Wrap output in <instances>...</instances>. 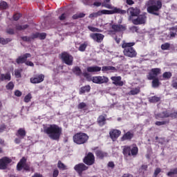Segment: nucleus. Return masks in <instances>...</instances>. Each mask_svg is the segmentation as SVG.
<instances>
[{"instance_id":"c03bdc74","label":"nucleus","mask_w":177,"mask_h":177,"mask_svg":"<svg viewBox=\"0 0 177 177\" xmlns=\"http://www.w3.org/2000/svg\"><path fill=\"white\" fill-rule=\"evenodd\" d=\"M167 176H174V175H177V167L175 169H171L170 171H169L167 174Z\"/></svg>"},{"instance_id":"423d86ee","label":"nucleus","mask_w":177,"mask_h":177,"mask_svg":"<svg viewBox=\"0 0 177 177\" xmlns=\"http://www.w3.org/2000/svg\"><path fill=\"white\" fill-rule=\"evenodd\" d=\"M138 153H139V148L136 145L133 147L132 148L131 146L126 145L123 148L122 153L124 157H136L138 156Z\"/></svg>"},{"instance_id":"bf43d9fd","label":"nucleus","mask_w":177,"mask_h":177,"mask_svg":"<svg viewBox=\"0 0 177 177\" xmlns=\"http://www.w3.org/2000/svg\"><path fill=\"white\" fill-rule=\"evenodd\" d=\"M155 118L156 120H160V118H164L162 112L155 114Z\"/></svg>"},{"instance_id":"6ab92c4d","label":"nucleus","mask_w":177,"mask_h":177,"mask_svg":"<svg viewBox=\"0 0 177 177\" xmlns=\"http://www.w3.org/2000/svg\"><path fill=\"white\" fill-rule=\"evenodd\" d=\"M111 80L113 81V85L116 86H122L124 85V82L121 81L120 76H113L111 77Z\"/></svg>"},{"instance_id":"0eeeda50","label":"nucleus","mask_w":177,"mask_h":177,"mask_svg":"<svg viewBox=\"0 0 177 177\" xmlns=\"http://www.w3.org/2000/svg\"><path fill=\"white\" fill-rule=\"evenodd\" d=\"M61 59L65 64L67 66H73V63L74 62V57L70 55L67 52H63L61 54Z\"/></svg>"},{"instance_id":"20e7f679","label":"nucleus","mask_w":177,"mask_h":177,"mask_svg":"<svg viewBox=\"0 0 177 177\" xmlns=\"http://www.w3.org/2000/svg\"><path fill=\"white\" fill-rule=\"evenodd\" d=\"M22 169L26 172H35V169L31 167V163H27V159L24 156L20 159L19 162L17 165V171H22Z\"/></svg>"},{"instance_id":"cd10ccee","label":"nucleus","mask_w":177,"mask_h":177,"mask_svg":"<svg viewBox=\"0 0 177 177\" xmlns=\"http://www.w3.org/2000/svg\"><path fill=\"white\" fill-rule=\"evenodd\" d=\"M88 92H91V86L90 85H86L84 86H82L80 89L79 93L80 95H82L84 93H86Z\"/></svg>"},{"instance_id":"412c9836","label":"nucleus","mask_w":177,"mask_h":177,"mask_svg":"<svg viewBox=\"0 0 177 177\" xmlns=\"http://www.w3.org/2000/svg\"><path fill=\"white\" fill-rule=\"evenodd\" d=\"M102 15H109L108 10H102L97 12L91 13L89 15V18L92 19L93 17H99V16H102Z\"/></svg>"},{"instance_id":"aec40b11","label":"nucleus","mask_w":177,"mask_h":177,"mask_svg":"<svg viewBox=\"0 0 177 177\" xmlns=\"http://www.w3.org/2000/svg\"><path fill=\"white\" fill-rule=\"evenodd\" d=\"M112 30H114L115 32H121L122 31H125L127 27L121 24H113L112 25Z\"/></svg>"},{"instance_id":"ea45409f","label":"nucleus","mask_w":177,"mask_h":177,"mask_svg":"<svg viewBox=\"0 0 177 177\" xmlns=\"http://www.w3.org/2000/svg\"><path fill=\"white\" fill-rule=\"evenodd\" d=\"M171 77H172V73L171 72H165L162 74L163 80H170Z\"/></svg>"},{"instance_id":"4be33fe9","label":"nucleus","mask_w":177,"mask_h":177,"mask_svg":"<svg viewBox=\"0 0 177 177\" xmlns=\"http://www.w3.org/2000/svg\"><path fill=\"white\" fill-rule=\"evenodd\" d=\"M115 13H119L120 15H125L127 11L125 10H121L118 8H114L112 10H108V15H115Z\"/></svg>"},{"instance_id":"052dcab7","label":"nucleus","mask_w":177,"mask_h":177,"mask_svg":"<svg viewBox=\"0 0 177 177\" xmlns=\"http://www.w3.org/2000/svg\"><path fill=\"white\" fill-rule=\"evenodd\" d=\"M39 38L40 39H45V38H46V33H45V32L39 33Z\"/></svg>"},{"instance_id":"de8ad7c7","label":"nucleus","mask_w":177,"mask_h":177,"mask_svg":"<svg viewBox=\"0 0 177 177\" xmlns=\"http://www.w3.org/2000/svg\"><path fill=\"white\" fill-rule=\"evenodd\" d=\"M92 82L100 84V76H93Z\"/></svg>"},{"instance_id":"bb28decb","label":"nucleus","mask_w":177,"mask_h":177,"mask_svg":"<svg viewBox=\"0 0 177 177\" xmlns=\"http://www.w3.org/2000/svg\"><path fill=\"white\" fill-rule=\"evenodd\" d=\"M97 122L100 127H104V125L106 124V117H104L103 115H100L97 120Z\"/></svg>"},{"instance_id":"7ed1b4c3","label":"nucleus","mask_w":177,"mask_h":177,"mask_svg":"<svg viewBox=\"0 0 177 177\" xmlns=\"http://www.w3.org/2000/svg\"><path fill=\"white\" fill-rule=\"evenodd\" d=\"M149 5L147 10L150 15H154V16H160V10L162 8V1L161 0H150Z\"/></svg>"},{"instance_id":"79ce46f5","label":"nucleus","mask_w":177,"mask_h":177,"mask_svg":"<svg viewBox=\"0 0 177 177\" xmlns=\"http://www.w3.org/2000/svg\"><path fill=\"white\" fill-rule=\"evenodd\" d=\"M87 47H88V44L85 42L80 46L78 50H80V52H85Z\"/></svg>"},{"instance_id":"774afa93","label":"nucleus","mask_w":177,"mask_h":177,"mask_svg":"<svg viewBox=\"0 0 177 177\" xmlns=\"http://www.w3.org/2000/svg\"><path fill=\"white\" fill-rule=\"evenodd\" d=\"M32 177H44L40 173H35Z\"/></svg>"},{"instance_id":"c9c22d12","label":"nucleus","mask_w":177,"mask_h":177,"mask_svg":"<svg viewBox=\"0 0 177 177\" xmlns=\"http://www.w3.org/2000/svg\"><path fill=\"white\" fill-rule=\"evenodd\" d=\"M12 41V39L10 38H3V37H0V44H1V45H6L8 44H9V42H10Z\"/></svg>"},{"instance_id":"7c9ffc66","label":"nucleus","mask_w":177,"mask_h":177,"mask_svg":"<svg viewBox=\"0 0 177 177\" xmlns=\"http://www.w3.org/2000/svg\"><path fill=\"white\" fill-rule=\"evenodd\" d=\"M160 80L158 77H155L152 79L151 86L152 88H158L160 86Z\"/></svg>"},{"instance_id":"603ef678","label":"nucleus","mask_w":177,"mask_h":177,"mask_svg":"<svg viewBox=\"0 0 177 177\" xmlns=\"http://www.w3.org/2000/svg\"><path fill=\"white\" fill-rule=\"evenodd\" d=\"M162 114L163 115V118H169L171 113L168 112L167 111H163L162 112Z\"/></svg>"},{"instance_id":"8fccbe9b","label":"nucleus","mask_w":177,"mask_h":177,"mask_svg":"<svg viewBox=\"0 0 177 177\" xmlns=\"http://www.w3.org/2000/svg\"><path fill=\"white\" fill-rule=\"evenodd\" d=\"M21 39L24 42H31V37H28V36H23L21 37Z\"/></svg>"},{"instance_id":"338daca9","label":"nucleus","mask_w":177,"mask_h":177,"mask_svg":"<svg viewBox=\"0 0 177 177\" xmlns=\"http://www.w3.org/2000/svg\"><path fill=\"white\" fill-rule=\"evenodd\" d=\"M5 129H6V126L5 124H3L0 126V133H2V132H3V131H5Z\"/></svg>"},{"instance_id":"f03ea898","label":"nucleus","mask_w":177,"mask_h":177,"mask_svg":"<svg viewBox=\"0 0 177 177\" xmlns=\"http://www.w3.org/2000/svg\"><path fill=\"white\" fill-rule=\"evenodd\" d=\"M135 42H125L122 44V48L123 49V54L126 57L133 58L138 56V52L133 46H135Z\"/></svg>"},{"instance_id":"4468645a","label":"nucleus","mask_w":177,"mask_h":177,"mask_svg":"<svg viewBox=\"0 0 177 177\" xmlns=\"http://www.w3.org/2000/svg\"><path fill=\"white\" fill-rule=\"evenodd\" d=\"M90 38L94 40L95 42H97V44H101V42H103V39H104V35L102 33H91L90 35Z\"/></svg>"},{"instance_id":"13d9d810","label":"nucleus","mask_w":177,"mask_h":177,"mask_svg":"<svg viewBox=\"0 0 177 177\" xmlns=\"http://www.w3.org/2000/svg\"><path fill=\"white\" fill-rule=\"evenodd\" d=\"M170 118L175 120L177 118V111L170 113Z\"/></svg>"},{"instance_id":"a211bd4d","label":"nucleus","mask_w":177,"mask_h":177,"mask_svg":"<svg viewBox=\"0 0 177 177\" xmlns=\"http://www.w3.org/2000/svg\"><path fill=\"white\" fill-rule=\"evenodd\" d=\"M135 136V133L133 131H129L125 133L121 138L122 142H125V140H132Z\"/></svg>"},{"instance_id":"473e14b6","label":"nucleus","mask_w":177,"mask_h":177,"mask_svg":"<svg viewBox=\"0 0 177 177\" xmlns=\"http://www.w3.org/2000/svg\"><path fill=\"white\" fill-rule=\"evenodd\" d=\"M72 71L73 74H75V75H77L78 77L82 74V71H81V68H80V66H75Z\"/></svg>"},{"instance_id":"f704fd0d","label":"nucleus","mask_w":177,"mask_h":177,"mask_svg":"<svg viewBox=\"0 0 177 177\" xmlns=\"http://www.w3.org/2000/svg\"><path fill=\"white\" fill-rule=\"evenodd\" d=\"M161 100V98L156 95L151 97L149 99V103H157Z\"/></svg>"},{"instance_id":"5fc2aeb1","label":"nucleus","mask_w":177,"mask_h":177,"mask_svg":"<svg viewBox=\"0 0 177 177\" xmlns=\"http://www.w3.org/2000/svg\"><path fill=\"white\" fill-rule=\"evenodd\" d=\"M86 107V104L85 102H80L77 106V109H79V110H82V109H85Z\"/></svg>"},{"instance_id":"39448f33","label":"nucleus","mask_w":177,"mask_h":177,"mask_svg":"<svg viewBox=\"0 0 177 177\" xmlns=\"http://www.w3.org/2000/svg\"><path fill=\"white\" fill-rule=\"evenodd\" d=\"M73 140L76 145H85L89 140V136L84 132L76 133L73 136Z\"/></svg>"},{"instance_id":"f257e3e1","label":"nucleus","mask_w":177,"mask_h":177,"mask_svg":"<svg viewBox=\"0 0 177 177\" xmlns=\"http://www.w3.org/2000/svg\"><path fill=\"white\" fill-rule=\"evenodd\" d=\"M44 132L46 135H48L51 140L59 142L60 136H62L63 133V129L59 127V125L53 124L48 125V127H44Z\"/></svg>"},{"instance_id":"e2e57ef3","label":"nucleus","mask_w":177,"mask_h":177,"mask_svg":"<svg viewBox=\"0 0 177 177\" xmlns=\"http://www.w3.org/2000/svg\"><path fill=\"white\" fill-rule=\"evenodd\" d=\"M59 176V169H55L53 172V177H57Z\"/></svg>"},{"instance_id":"b1692460","label":"nucleus","mask_w":177,"mask_h":177,"mask_svg":"<svg viewBox=\"0 0 177 177\" xmlns=\"http://www.w3.org/2000/svg\"><path fill=\"white\" fill-rule=\"evenodd\" d=\"M86 70L87 73H99V71H102V67L97 66H88Z\"/></svg>"},{"instance_id":"a19ab883","label":"nucleus","mask_w":177,"mask_h":177,"mask_svg":"<svg viewBox=\"0 0 177 177\" xmlns=\"http://www.w3.org/2000/svg\"><path fill=\"white\" fill-rule=\"evenodd\" d=\"M109 82V77L106 76H100V84H107Z\"/></svg>"},{"instance_id":"09e8293b","label":"nucleus","mask_w":177,"mask_h":177,"mask_svg":"<svg viewBox=\"0 0 177 177\" xmlns=\"http://www.w3.org/2000/svg\"><path fill=\"white\" fill-rule=\"evenodd\" d=\"M8 8V3H6V1H1L0 3V9H7Z\"/></svg>"},{"instance_id":"c756f323","label":"nucleus","mask_w":177,"mask_h":177,"mask_svg":"<svg viewBox=\"0 0 177 177\" xmlns=\"http://www.w3.org/2000/svg\"><path fill=\"white\" fill-rule=\"evenodd\" d=\"M169 48L171 49H175V47L174 46V45L171 46V44L169 43H165L161 45L162 50H169Z\"/></svg>"},{"instance_id":"4c0bfd02","label":"nucleus","mask_w":177,"mask_h":177,"mask_svg":"<svg viewBox=\"0 0 177 177\" xmlns=\"http://www.w3.org/2000/svg\"><path fill=\"white\" fill-rule=\"evenodd\" d=\"M83 76L84 77V78H86L87 81H88V82H91V81L93 82V77H92L88 73H83Z\"/></svg>"},{"instance_id":"e433bc0d","label":"nucleus","mask_w":177,"mask_h":177,"mask_svg":"<svg viewBox=\"0 0 177 177\" xmlns=\"http://www.w3.org/2000/svg\"><path fill=\"white\" fill-rule=\"evenodd\" d=\"M57 168H59V169H62V171H66V169H67V166L59 160L57 162Z\"/></svg>"},{"instance_id":"5701e85b","label":"nucleus","mask_w":177,"mask_h":177,"mask_svg":"<svg viewBox=\"0 0 177 177\" xmlns=\"http://www.w3.org/2000/svg\"><path fill=\"white\" fill-rule=\"evenodd\" d=\"M15 135L16 136H17V138H20L21 139H24V138H26V135H27V132L26 131L25 129L20 128L17 130Z\"/></svg>"},{"instance_id":"2f4dec72","label":"nucleus","mask_w":177,"mask_h":177,"mask_svg":"<svg viewBox=\"0 0 177 177\" xmlns=\"http://www.w3.org/2000/svg\"><path fill=\"white\" fill-rule=\"evenodd\" d=\"M169 119H166L163 121H156L155 122V125L157 127H161V125H169Z\"/></svg>"},{"instance_id":"4d7b16f0","label":"nucleus","mask_w":177,"mask_h":177,"mask_svg":"<svg viewBox=\"0 0 177 177\" xmlns=\"http://www.w3.org/2000/svg\"><path fill=\"white\" fill-rule=\"evenodd\" d=\"M7 34H9L10 35H15V29L13 28H8L6 30Z\"/></svg>"},{"instance_id":"f8f14e48","label":"nucleus","mask_w":177,"mask_h":177,"mask_svg":"<svg viewBox=\"0 0 177 177\" xmlns=\"http://www.w3.org/2000/svg\"><path fill=\"white\" fill-rule=\"evenodd\" d=\"M12 162V160L6 156L0 159V169H8V167Z\"/></svg>"},{"instance_id":"0e129e2a","label":"nucleus","mask_w":177,"mask_h":177,"mask_svg":"<svg viewBox=\"0 0 177 177\" xmlns=\"http://www.w3.org/2000/svg\"><path fill=\"white\" fill-rule=\"evenodd\" d=\"M20 17H21V15H20V14H15L13 15V19L15 21H17V20H19V19H20Z\"/></svg>"},{"instance_id":"49530a36","label":"nucleus","mask_w":177,"mask_h":177,"mask_svg":"<svg viewBox=\"0 0 177 177\" xmlns=\"http://www.w3.org/2000/svg\"><path fill=\"white\" fill-rule=\"evenodd\" d=\"M31 99H32V96L31 95V93H28L24 97V102L25 103H28L30 102Z\"/></svg>"},{"instance_id":"69168bd1","label":"nucleus","mask_w":177,"mask_h":177,"mask_svg":"<svg viewBox=\"0 0 177 177\" xmlns=\"http://www.w3.org/2000/svg\"><path fill=\"white\" fill-rule=\"evenodd\" d=\"M66 17H67V14L63 13L62 14L61 16L59 17V20L63 21V20H66Z\"/></svg>"},{"instance_id":"6e6d98bb","label":"nucleus","mask_w":177,"mask_h":177,"mask_svg":"<svg viewBox=\"0 0 177 177\" xmlns=\"http://www.w3.org/2000/svg\"><path fill=\"white\" fill-rule=\"evenodd\" d=\"M160 172H161V169H160V167L156 168L153 173V177L158 176V174H160Z\"/></svg>"},{"instance_id":"58836bf2","label":"nucleus","mask_w":177,"mask_h":177,"mask_svg":"<svg viewBox=\"0 0 177 177\" xmlns=\"http://www.w3.org/2000/svg\"><path fill=\"white\" fill-rule=\"evenodd\" d=\"M26 28H28V25L26 24L24 26H21L20 24H17L16 25V30L18 31H21L23 30H26Z\"/></svg>"},{"instance_id":"a878e982","label":"nucleus","mask_w":177,"mask_h":177,"mask_svg":"<svg viewBox=\"0 0 177 177\" xmlns=\"http://www.w3.org/2000/svg\"><path fill=\"white\" fill-rule=\"evenodd\" d=\"M95 156H97L98 158H100V160H103L104 157H107V156H109V153H107V152L98 149L95 151Z\"/></svg>"},{"instance_id":"9d476101","label":"nucleus","mask_w":177,"mask_h":177,"mask_svg":"<svg viewBox=\"0 0 177 177\" xmlns=\"http://www.w3.org/2000/svg\"><path fill=\"white\" fill-rule=\"evenodd\" d=\"M83 162L86 165H93L95 164V155L92 152H88L83 158Z\"/></svg>"},{"instance_id":"1a4fd4ad","label":"nucleus","mask_w":177,"mask_h":177,"mask_svg":"<svg viewBox=\"0 0 177 177\" xmlns=\"http://www.w3.org/2000/svg\"><path fill=\"white\" fill-rule=\"evenodd\" d=\"M161 74V68H151L147 75V80L151 81V80H154V78H158V75Z\"/></svg>"},{"instance_id":"a18cd8bd","label":"nucleus","mask_w":177,"mask_h":177,"mask_svg":"<svg viewBox=\"0 0 177 177\" xmlns=\"http://www.w3.org/2000/svg\"><path fill=\"white\" fill-rule=\"evenodd\" d=\"M6 89L8 91H12V89L15 88V84H13L12 82H10L6 86Z\"/></svg>"},{"instance_id":"680f3d73","label":"nucleus","mask_w":177,"mask_h":177,"mask_svg":"<svg viewBox=\"0 0 177 177\" xmlns=\"http://www.w3.org/2000/svg\"><path fill=\"white\" fill-rule=\"evenodd\" d=\"M15 75L17 76V78H21V72L19 70H15Z\"/></svg>"},{"instance_id":"f3484780","label":"nucleus","mask_w":177,"mask_h":177,"mask_svg":"<svg viewBox=\"0 0 177 177\" xmlns=\"http://www.w3.org/2000/svg\"><path fill=\"white\" fill-rule=\"evenodd\" d=\"M28 57H31V54L28 53L18 57L16 59L17 64H24V63L26 64V62H27V59H28Z\"/></svg>"},{"instance_id":"393cba45","label":"nucleus","mask_w":177,"mask_h":177,"mask_svg":"<svg viewBox=\"0 0 177 177\" xmlns=\"http://www.w3.org/2000/svg\"><path fill=\"white\" fill-rule=\"evenodd\" d=\"M102 73H113V71H117V68L114 66H104L102 67Z\"/></svg>"},{"instance_id":"2eb2a0df","label":"nucleus","mask_w":177,"mask_h":177,"mask_svg":"<svg viewBox=\"0 0 177 177\" xmlns=\"http://www.w3.org/2000/svg\"><path fill=\"white\" fill-rule=\"evenodd\" d=\"M109 136L111 139L114 142L117 140L118 138L121 136V131L117 129H112L109 131Z\"/></svg>"},{"instance_id":"c85d7f7f","label":"nucleus","mask_w":177,"mask_h":177,"mask_svg":"<svg viewBox=\"0 0 177 177\" xmlns=\"http://www.w3.org/2000/svg\"><path fill=\"white\" fill-rule=\"evenodd\" d=\"M11 78L10 73H0V81H10Z\"/></svg>"},{"instance_id":"dca6fc26","label":"nucleus","mask_w":177,"mask_h":177,"mask_svg":"<svg viewBox=\"0 0 177 177\" xmlns=\"http://www.w3.org/2000/svg\"><path fill=\"white\" fill-rule=\"evenodd\" d=\"M127 12L130 15V19L133 20V17H136L140 15V10L138 8L131 7L127 10Z\"/></svg>"},{"instance_id":"9b49d317","label":"nucleus","mask_w":177,"mask_h":177,"mask_svg":"<svg viewBox=\"0 0 177 177\" xmlns=\"http://www.w3.org/2000/svg\"><path fill=\"white\" fill-rule=\"evenodd\" d=\"M88 169L89 167L84 163H79L74 167V169L79 176H82V173L88 171Z\"/></svg>"},{"instance_id":"37998d69","label":"nucleus","mask_w":177,"mask_h":177,"mask_svg":"<svg viewBox=\"0 0 177 177\" xmlns=\"http://www.w3.org/2000/svg\"><path fill=\"white\" fill-rule=\"evenodd\" d=\"M88 29L91 31L92 32H102V30L97 28H95L93 26H88Z\"/></svg>"},{"instance_id":"864d4df0","label":"nucleus","mask_w":177,"mask_h":177,"mask_svg":"<svg viewBox=\"0 0 177 177\" xmlns=\"http://www.w3.org/2000/svg\"><path fill=\"white\" fill-rule=\"evenodd\" d=\"M102 6L104 8H106V9H113L111 4L107 3H106V1H104L102 3Z\"/></svg>"},{"instance_id":"ddd939ff","label":"nucleus","mask_w":177,"mask_h":177,"mask_svg":"<svg viewBox=\"0 0 177 177\" xmlns=\"http://www.w3.org/2000/svg\"><path fill=\"white\" fill-rule=\"evenodd\" d=\"M45 80V75L39 74L35 75L34 77H30V82L31 84H41V82H44Z\"/></svg>"},{"instance_id":"72a5a7b5","label":"nucleus","mask_w":177,"mask_h":177,"mask_svg":"<svg viewBox=\"0 0 177 177\" xmlns=\"http://www.w3.org/2000/svg\"><path fill=\"white\" fill-rule=\"evenodd\" d=\"M138 93H140V87H136L135 88H133L129 92V95H138Z\"/></svg>"},{"instance_id":"3c124183","label":"nucleus","mask_w":177,"mask_h":177,"mask_svg":"<svg viewBox=\"0 0 177 177\" xmlns=\"http://www.w3.org/2000/svg\"><path fill=\"white\" fill-rule=\"evenodd\" d=\"M171 30L173 31L170 32V37H171L172 38L175 37L176 35V32H177V29L175 28L174 27L171 28Z\"/></svg>"},{"instance_id":"6e6552de","label":"nucleus","mask_w":177,"mask_h":177,"mask_svg":"<svg viewBox=\"0 0 177 177\" xmlns=\"http://www.w3.org/2000/svg\"><path fill=\"white\" fill-rule=\"evenodd\" d=\"M136 17V19H131L133 24L135 26L146 24V22L147 21V16H146V13L138 15Z\"/></svg>"}]
</instances>
